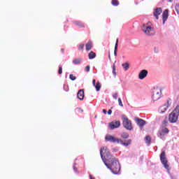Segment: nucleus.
<instances>
[{
	"instance_id": "nucleus-1",
	"label": "nucleus",
	"mask_w": 179,
	"mask_h": 179,
	"mask_svg": "<svg viewBox=\"0 0 179 179\" xmlns=\"http://www.w3.org/2000/svg\"><path fill=\"white\" fill-rule=\"evenodd\" d=\"M101 157L104 164L111 170L113 174H118L120 171V163L114 157L110 155V151L107 149V147H103L100 151Z\"/></svg>"
},
{
	"instance_id": "nucleus-2",
	"label": "nucleus",
	"mask_w": 179,
	"mask_h": 179,
	"mask_svg": "<svg viewBox=\"0 0 179 179\" xmlns=\"http://www.w3.org/2000/svg\"><path fill=\"white\" fill-rule=\"evenodd\" d=\"M105 139L107 142H112L113 143H120L122 146H129L131 145L132 141L131 139L122 141L118 138H116L114 136H111L110 134L107 135L105 137Z\"/></svg>"
},
{
	"instance_id": "nucleus-3",
	"label": "nucleus",
	"mask_w": 179,
	"mask_h": 179,
	"mask_svg": "<svg viewBox=\"0 0 179 179\" xmlns=\"http://www.w3.org/2000/svg\"><path fill=\"white\" fill-rule=\"evenodd\" d=\"M162 88L159 87H154L151 91V100L155 101H159L162 99Z\"/></svg>"
},
{
	"instance_id": "nucleus-4",
	"label": "nucleus",
	"mask_w": 179,
	"mask_h": 179,
	"mask_svg": "<svg viewBox=\"0 0 179 179\" xmlns=\"http://www.w3.org/2000/svg\"><path fill=\"white\" fill-rule=\"evenodd\" d=\"M142 30L147 36H155V28L150 22L143 24Z\"/></svg>"
},
{
	"instance_id": "nucleus-5",
	"label": "nucleus",
	"mask_w": 179,
	"mask_h": 179,
	"mask_svg": "<svg viewBox=\"0 0 179 179\" xmlns=\"http://www.w3.org/2000/svg\"><path fill=\"white\" fill-rule=\"evenodd\" d=\"M179 116V106H177L175 109L169 114V121L171 124H174L176 121H178Z\"/></svg>"
},
{
	"instance_id": "nucleus-6",
	"label": "nucleus",
	"mask_w": 179,
	"mask_h": 179,
	"mask_svg": "<svg viewBox=\"0 0 179 179\" xmlns=\"http://www.w3.org/2000/svg\"><path fill=\"white\" fill-rule=\"evenodd\" d=\"M122 120L123 122V127L129 131H132L134 127H132V122H131V120H129V119H128L125 115L122 116Z\"/></svg>"
},
{
	"instance_id": "nucleus-7",
	"label": "nucleus",
	"mask_w": 179,
	"mask_h": 179,
	"mask_svg": "<svg viewBox=\"0 0 179 179\" xmlns=\"http://www.w3.org/2000/svg\"><path fill=\"white\" fill-rule=\"evenodd\" d=\"M160 160L164 167L169 171V170H170V166H169L167 158L166 157V152L164 151L162 152L160 155Z\"/></svg>"
},
{
	"instance_id": "nucleus-8",
	"label": "nucleus",
	"mask_w": 179,
	"mask_h": 179,
	"mask_svg": "<svg viewBox=\"0 0 179 179\" xmlns=\"http://www.w3.org/2000/svg\"><path fill=\"white\" fill-rule=\"evenodd\" d=\"M169 129L164 127L161 129L157 134L158 138H160L161 139H163L167 134H169Z\"/></svg>"
},
{
	"instance_id": "nucleus-9",
	"label": "nucleus",
	"mask_w": 179,
	"mask_h": 179,
	"mask_svg": "<svg viewBox=\"0 0 179 179\" xmlns=\"http://www.w3.org/2000/svg\"><path fill=\"white\" fill-rule=\"evenodd\" d=\"M121 122H120V121H115L108 124V127L110 128V129H115V128H119Z\"/></svg>"
},
{
	"instance_id": "nucleus-10",
	"label": "nucleus",
	"mask_w": 179,
	"mask_h": 179,
	"mask_svg": "<svg viewBox=\"0 0 179 179\" xmlns=\"http://www.w3.org/2000/svg\"><path fill=\"white\" fill-rule=\"evenodd\" d=\"M148 71L147 70H141L139 73H138V79H140V80H143V79H145V78H146V76H148Z\"/></svg>"
},
{
	"instance_id": "nucleus-11",
	"label": "nucleus",
	"mask_w": 179,
	"mask_h": 179,
	"mask_svg": "<svg viewBox=\"0 0 179 179\" xmlns=\"http://www.w3.org/2000/svg\"><path fill=\"white\" fill-rule=\"evenodd\" d=\"M169 19V10H165L162 13L163 24L166 23V21Z\"/></svg>"
},
{
	"instance_id": "nucleus-12",
	"label": "nucleus",
	"mask_w": 179,
	"mask_h": 179,
	"mask_svg": "<svg viewBox=\"0 0 179 179\" xmlns=\"http://www.w3.org/2000/svg\"><path fill=\"white\" fill-rule=\"evenodd\" d=\"M78 99L79 100H83L85 99V92L83 90H80L77 94Z\"/></svg>"
},
{
	"instance_id": "nucleus-13",
	"label": "nucleus",
	"mask_w": 179,
	"mask_h": 179,
	"mask_svg": "<svg viewBox=\"0 0 179 179\" xmlns=\"http://www.w3.org/2000/svg\"><path fill=\"white\" fill-rule=\"evenodd\" d=\"M162 12V10L160 8L155 10L154 16H155L156 19H159V15H160Z\"/></svg>"
},
{
	"instance_id": "nucleus-14",
	"label": "nucleus",
	"mask_w": 179,
	"mask_h": 179,
	"mask_svg": "<svg viewBox=\"0 0 179 179\" xmlns=\"http://www.w3.org/2000/svg\"><path fill=\"white\" fill-rule=\"evenodd\" d=\"M136 122L140 128L143 127V126L146 124V122L142 119H137Z\"/></svg>"
},
{
	"instance_id": "nucleus-15",
	"label": "nucleus",
	"mask_w": 179,
	"mask_h": 179,
	"mask_svg": "<svg viewBox=\"0 0 179 179\" xmlns=\"http://www.w3.org/2000/svg\"><path fill=\"white\" fill-rule=\"evenodd\" d=\"M166 111H167V108L164 105L159 108V113H160V114H163L164 113H166Z\"/></svg>"
},
{
	"instance_id": "nucleus-16",
	"label": "nucleus",
	"mask_w": 179,
	"mask_h": 179,
	"mask_svg": "<svg viewBox=\"0 0 179 179\" xmlns=\"http://www.w3.org/2000/svg\"><path fill=\"white\" fill-rule=\"evenodd\" d=\"M86 50L87 51H90V50H92V41H89L86 45Z\"/></svg>"
},
{
	"instance_id": "nucleus-17",
	"label": "nucleus",
	"mask_w": 179,
	"mask_h": 179,
	"mask_svg": "<svg viewBox=\"0 0 179 179\" xmlns=\"http://www.w3.org/2000/svg\"><path fill=\"white\" fill-rule=\"evenodd\" d=\"M80 62H82V59H80V58L74 59L73 60V64H74V65H79V64H80Z\"/></svg>"
},
{
	"instance_id": "nucleus-18",
	"label": "nucleus",
	"mask_w": 179,
	"mask_h": 179,
	"mask_svg": "<svg viewBox=\"0 0 179 179\" xmlns=\"http://www.w3.org/2000/svg\"><path fill=\"white\" fill-rule=\"evenodd\" d=\"M88 57L90 59H94V58H96V53L94 52H90Z\"/></svg>"
},
{
	"instance_id": "nucleus-19",
	"label": "nucleus",
	"mask_w": 179,
	"mask_h": 179,
	"mask_svg": "<svg viewBox=\"0 0 179 179\" xmlns=\"http://www.w3.org/2000/svg\"><path fill=\"white\" fill-rule=\"evenodd\" d=\"M124 71H128L129 69V63L126 62L122 64Z\"/></svg>"
},
{
	"instance_id": "nucleus-20",
	"label": "nucleus",
	"mask_w": 179,
	"mask_h": 179,
	"mask_svg": "<svg viewBox=\"0 0 179 179\" xmlns=\"http://www.w3.org/2000/svg\"><path fill=\"white\" fill-rule=\"evenodd\" d=\"M96 92H100V89H101V84L99 82H97L96 84L94 85Z\"/></svg>"
},
{
	"instance_id": "nucleus-21",
	"label": "nucleus",
	"mask_w": 179,
	"mask_h": 179,
	"mask_svg": "<svg viewBox=\"0 0 179 179\" xmlns=\"http://www.w3.org/2000/svg\"><path fill=\"white\" fill-rule=\"evenodd\" d=\"M164 106L166 108V109L169 108V107H170V106H171V99H168L165 103L164 104Z\"/></svg>"
},
{
	"instance_id": "nucleus-22",
	"label": "nucleus",
	"mask_w": 179,
	"mask_h": 179,
	"mask_svg": "<svg viewBox=\"0 0 179 179\" xmlns=\"http://www.w3.org/2000/svg\"><path fill=\"white\" fill-rule=\"evenodd\" d=\"M121 138L123 139H127V138H129V135L127 133H122L121 134Z\"/></svg>"
},
{
	"instance_id": "nucleus-23",
	"label": "nucleus",
	"mask_w": 179,
	"mask_h": 179,
	"mask_svg": "<svg viewBox=\"0 0 179 179\" xmlns=\"http://www.w3.org/2000/svg\"><path fill=\"white\" fill-rule=\"evenodd\" d=\"M117 50H118V39H117L116 43H115V45L114 54H115V56L117 55Z\"/></svg>"
},
{
	"instance_id": "nucleus-24",
	"label": "nucleus",
	"mask_w": 179,
	"mask_h": 179,
	"mask_svg": "<svg viewBox=\"0 0 179 179\" xmlns=\"http://www.w3.org/2000/svg\"><path fill=\"white\" fill-rule=\"evenodd\" d=\"M150 141H152V138H150V136H145V143H150Z\"/></svg>"
},
{
	"instance_id": "nucleus-25",
	"label": "nucleus",
	"mask_w": 179,
	"mask_h": 179,
	"mask_svg": "<svg viewBox=\"0 0 179 179\" xmlns=\"http://www.w3.org/2000/svg\"><path fill=\"white\" fill-rule=\"evenodd\" d=\"M112 5H113V6H118V1L113 0L112 1Z\"/></svg>"
},
{
	"instance_id": "nucleus-26",
	"label": "nucleus",
	"mask_w": 179,
	"mask_h": 179,
	"mask_svg": "<svg viewBox=\"0 0 179 179\" xmlns=\"http://www.w3.org/2000/svg\"><path fill=\"white\" fill-rule=\"evenodd\" d=\"M113 75L114 76H117V72L115 71V65H113Z\"/></svg>"
},
{
	"instance_id": "nucleus-27",
	"label": "nucleus",
	"mask_w": 179,
	"mask_h": 179,
	"mask_svg": "<svg viewBox=\"0 0 179 179\" xmlns=\"http://www.w3.org/2000/svg\"><path fill=\"white\" fill-rule=\"evenodd\" d=\"M118 103L120 107H124V104H122V101L121 100V98H118Z\"/></svg>"
},
{
	"instance_id": "nucleus-28",
	"label": "nucleus",
	"mask_w": 179,
	"mask_h": 179,
	"mask_svg": "<svg viewBox=\"0 0 179 179\" xmlns=\"http://www.w3.org/2000/svg\"><path fill=\"white\" fill-rule=\"evenodd\" d=\"M69 78H70L71 80H76V77H75L73 74H70Z\"/></svg>"
},
{
	"instance_id": "nucleus-29",
	"label": "nucleus",
	"mask_w": 179,
	"mask_h": 179,
	"mask_svg": "<svg viewBox=\"0 0 179 179\" xmlns=\"http://www.w3.org/2000/svg\"><path fill=\"white\" fill-rule=\"evenodd\" d=\"M175 9H176L177 13H179V4L176 5Z\"/></svg>"
},
{
	"instance_id": "nucleus-30",
	"label": "nucleus",
	"mask_w": 179,
	"mask_h": 179,
	"mask_svg": "<svg viewBox=\"0 0 179 179\" xmlns=\"http://www.w3.org/2000/svg\"><path fill=\"white\" fill-rule=\"evenodd\" d=\"M113 99H115V100H117V97H118V94L117 93H115L113 94Z\"/></svg>"
},
{
	"instance_id": "nucleus-31",
	"label": "nucleus",
	"mask_w": 179,
	"mask_h": 179,
	"mask_svg": "<svg viewBox=\"0 0 179 179\" xmlns=\"http://www.w3.org/2000/svg\"><path fill=\"white\" fill-rule=\"evenodd\" d=\"M59 75H61V73H62V66H59Z\"/></svg>"
},
{
	"instance_id": "nucleus-32",
	"label": "nucleus",
	"mask_w": 179,
	"mask_h": 179,
	"mask_svg": "<svg viewBox=\"0 0 179 179\" xmlns=\"http://www.w3.org/2000/svg\"><path fill=\"white\" fill-rule=\"evenodd\" d=\"M85 71H86V72H89V71H90V66H87L85 67Z\"/></svg>"
},
{
	"instance_id": "nucleus-33",
	"label": "nucleus",
	"mask_w": 179,
	"mask_h": 179,
	"mask_svg": "<svg viewBox=\"0 0 179 179\" xmlns=\"http://www.w3.org/2000/svg\"><path fill=\"white\" fill-rule=\"evenodd\" d=\"M83 47H85V45L83 44L80 45L79 46L80 50H83Z\"/></svg>"
},
{
	"instance_id": "nucleus-34",
	"label": "nucleus",
	"mask_w": 179,
	"mask_h": 179,
	"mask_svg": "<svg viewBox=\"0 0 179 179\" xmlns=\"http://www.w3.org/2000/svg\"><path fill=\"white\" fill-rule=\"evenodd\" d=\"M113 113V111L111 110H109L108 111V115H111V113Z\"/></svg>"
},
{
	"instance_id": "nucleus-35",
	"label": "nucleus",
	"mask_w": 179,
	"mask_h": 179,
	"mask_svg": "<svg viewBox=\"0 0 179 179\" xmlns=\"http://www.w3.org/2000/svg\"><path fill=\"white\" fill-rule=\"evenodd\" d=\"M92 84H93V86H94L96 85V80L95 79H94L92 80Z\"/></svg>"
},
{
	"instance_id": "nucleus-36",
	"label": "nucleus",
	"mask_w": 179,
	"mask_h": 179,
	"mask_svg": "<svg viewBox=\"0 0 179 179\" xmlns=\"http://www.w3.org/2000/svg\"><path fill=\"white\" fill-rule=\"evenodd\" d=\"M103 114H107V110H106L105 109L103 110Z\"/></svg>"
},
{
	"instance_id": "nucleus-37",
	"label": "nucleus",
	"mask_w": 179,
	"mask_h": 179,
	"mask_svg": "<svg viewBox=\"0 0 179 179\" xmlns=\"http://www.w3.org/2000/svg\"><path fill=\"white\" fill-rule=\"evenodd\" d=\"M90 179H96L94 177L92 176V175H90Z\"/></svg>"
},
{
	"instance_id": "nucleus-38",
	"label": "nucleus",
	"mask_w": 179,
	"mask_h": 179,
	"mask_svg": "<svg viewBox=\"0 0 179 179\" xmlns=\"http://www.w3.org/2000/svg\"><path fill=\"white\" fill-rule=\"evenodd\" d=\"M169 2H171V1H173V0H169Z\"/></svg>"
},
{
	"instance_id": "nucleus-39",
	"label": "nucleus",
	"mask_w": 179,
	"mask_h": 179,
	"mask_svg": "<svg viewBox=\"0 0 179 179\" xmlns=\"http://www.w3.org/2000/svg\"><path fill=\"white\" fill-rule=\"evenodd\" d=\"M79 26H80V27H82V24H78Z\"/></svg>"
},
{
	"instance_id": "nucleus-40",
	"label": "nucleus",
	"mask_w": 179,
	"mask_h": 179,
	"mask_svg": "<svg viewBox=\"0 0 179 179\" xmlns=\"http://www.w3.org/2000/svg\"><path fill=\"white\" fill-rule=\"evenodd\" d=\"M74 171H76V170L75 169V168H74Z\"/></svg>"
}]
</instances>
